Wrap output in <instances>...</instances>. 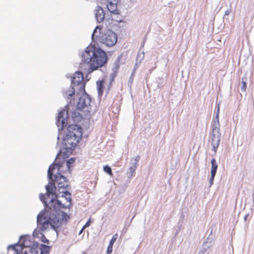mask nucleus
Listing matches in <instances>:
<instances>
[{
    "label": "nucleus",
    "mask_w": 254,
    "mask_h": 254,
    "mask_svg": "<svg viewBox=\"0 0 254 254\" xmlns=\"http://www.w3.org/2000/svg\"><path fill=\"white\" fill-rule=\"evenodd\" d=\"M138 159H139V157H137V159L136 160V162H137V161H138Z\"/></svg>",
    "instance_id": "nucleus-36"
},
{
    "label": "nucleus",
    "mask_w": 254,
    "mask_h": 254,
    "mask_svg": "<svg viewBox=\"0 0 254 254\" xmlns=\"http://www.w3.org/2000/svg\"><path fill=\"white\" fill-rule=\"evenodd\" d=\"M215 176V175H213V176H212V175L211 174V177L210 178V185H212L213 184V182Z\"/></svg>",
    "instance_id": "nucleus-29"
},
{
    "label": "nucleus",
    "mask_w": 254,
    "mask_h": 254,
    "mask_svg": "<svg viewBox=\"0 0 254 254\" xmlns=\"http://www.w3.org/2000/svg\"><path fill=\"white\" fill-rule=\"evenodd\" d=\"M211 174L213 175H215L218 166L216 163V160L214 158H213L211 161Z\"/></svg>",
    "instance_id": "nucleus-20"
},
{
    "label": "nucleus",
    "mask_w": 254,
    "mask_h": 254,
    "mask_svg": "<svg viewBox=\"0 0 254 254\" xmlns=\"http://www.w3.org/2000/svg\"><path fill=\"white\" fill-rule=\"evenodd\" d=\"M75 87L73 86L72 85H71L70 87H69V89L67 90H66L64 93V95L65 97H67V98H69L70 97L72 96L75 94Z\"/></svg>",
    "instance_id": "nucleus-18"
},
{
    "label": "nucleus",
    "mask_w": 254,
    "mask_h": 254,
    "mask_svg": "<svg viewBox=\"0 0 254 254\" xmlns=\"http://www.w3.org/2000/svg\"><path fill=\"white\" fill-rule=\"evenodd\" d=\"M247 77H243L242 79V86L241 87V90L243 91H245L247 89V83H246Z\"/></svg>",
    "instance_id": "nucleus-22"
},
{
    "label": "nucleus",
    "mask_w": 254,
    "mask_h": 254,
    "mask_svg": "<svg viewBox=\"0 0 254 254\" xmlns=\"http://www.w3.org/2000/svg\"><path fill=\"white\" fill-rule=\"evenodd\" d=\"M136 168V166L130 167L129 170L131 172L132 174L134 173Z\"/></svg>",
    "instance_id": "nucleus-30"
},
{
    "label": "nucleus",
    "mask_w": 254,
    "mask_h": 254,
    "mask_svg": "<svg viewBox=\"0 0 254 254\" xmlns=\"http://www.w3.org/2000/svg\"><path fill=\"white\" fill-rule=\"evenodd\" d=\"M71 85L76 86V90L79 93L85 92V83L83 81V74L81 72L77 71L74 73L72 78Z\"/></svg>",
    "instance_id": "nucleus-6"
},
{
    "label": "nucleus",
    "mask_w": 254,
    "mask_h": 254,
    "mask_svg": "<svg viewBox=\"0 0 254 254\" xmlns=\"http://www.w3.org/2000/svg\"><path fill=\"white\" fill-rule=\"evenodd\" d=\"M90 225V219L88 220V221L86 223V224L83 226V229H85L87 227H88Z\"/></svg>",
    "instance_id": "nucleus-28"
},
{
    "label": "nucleus",
    "mask_w": 254,
    "mask_h": 254,
    "mask_svg": "<svg viewBox=\"0 0 254 254\" xmlns=\"http://www.w3.org/2000/svg\"><path fill=\"white\" fill-rule=\"evenodd\" d=\"M84 229H83V227H82V228L81 229V230L80 231L79 233V235H80L82 232L83 231H84Z\"/></svg>",
    "instance_id": "nucleus-31"
},
{
    "label": "nucleus",
    "mask_w": 254,
    "mask_h": 254,
    "mask_svg": "<svg viewBox=\"0 0 254 254\" xmlns=\"http://www.w3.org/2000/svg\"><path fill=\"white\" fill-rule=\"evenodd\" d=\"M95 17L98 22H101L105 18V13L103 8L100 6H97L95 10Z\"/></svg>",
    "instance_id": "nucleus-15"
},
{
    "label": "nucleus",
    "mask_w": 254,
    "mask_h": 254,
    "mask_svg": "<svg viewBox=\"0 0 254 254\" xmlns=\"http://www.w3.org/2000/svg\"><path fill=\"white\" fill-rule=\"evenodd\" d=\"M82 62L87 65V72L90 73L103 66L107 61V56L105 51L95 46L89 45L81 55Z\"/></svg>",
    "instance_id": "nucleus-1"
},
{
    "label": "nucleus",
    "mask_w": 254,
    "mask_h": 254,
    "mask_svg": "<svg viewBox=\"0 0 254 254\" xmlns=\"http://www.w3.org/2000/svg\"><path fill=\"white\" fill-rule=\"evenodd\" d=\"M229 14V12L228 11H226L225 12V14L228 15Z\"/></svg>",
    "instance_id": "nucleus-32"
},
{
    "label": "nucleus",
    "mask_w": 254,
    "mask_h": 254,
    "mask_svg": "<svg viewBox=\"0 0 254 254\" xmlns=\"http://www.w3.org/2000/svg\"><path fill=\"white\" fill-rule=\"evenodd\" d=\"M49 247L43 244L39 247L36 243L32 246L30 252L31 254H49Z\"/></svg>",
    "instance_id": "nucleus-11"
},
{
    "label": "nucleus",
    "mask_w": 254,
    "mask_h": 254,
    "mask_svg": "<svg viewBox=\"0 0 254 254\" xmlns=\"http://www.w3.org/2000/svg\"><path fill=\"white\" fill-rule=\"evenodd\" d=\"M57 199L51 200V206L50 209H53L55 212H59L60 208H66L71 205V194L67 189V185H62L61 183L58 184V192L56 195Z\"/></svg>",
    "instance_id": "nucleus-3"
},
{
    "label": "nucleus",
    "mask_w": 254,
    "mask_h": 254,
    "mask_svg": "<svg viewBox=\"0 0 254 254\" xmlns=\"http://www.w3.org/2000/svg\"><path fill=\"white\" fill-rule=\"evenodd\" d=\"M11 249L13 250H15L14 247H13V246L11 247Z\"/></svg>",
    "instance_id": "nucleus-33"
},
{
    "label": "nucleus",
    "mask_w": 254,
    "mask_h": 254,
    "mask_svg": "<svg viewBox=\"0 0 254 254\" xmlns=\"http://www.w3.org/2000/svg\"><path fill=\"white\" fill-rule=\"evenodd\" d=\"M104 80H100L97 82L98 92L99 95H102L104 90Z\"/></svg>",
    "instance_id": "nucleus-21"
},
{
    "label": "nucleus",
    "mask_w": 254,
    "mask_h": 254,
    "mask_svg": "<svg viewBox=\"0 0 254 254\" xmlns=\"http://www.w3.org/2000/svg\"><path fill=\"white\" fill-rule=\"evenodd\" d=\"M118 237V234L117 233H116L115 234H114V236H113L112 238L110 240L109 244L113 245L114 243L117 240Z\"/></svg>",
    "instance_id": "nucleus-25"
},
{
    "label": "nucleus",
    "mask_w": 254,
    "mask_h": 254,
    "mask_svg": "<svg viewBox=\"0 0 254 254\" xmlns=\"http://www.w3.org/2000/svg\"><path fill=\"white\" fill-rule=\"evenodd\" d=\"M72 150H73L71 147L63 146V147L61 149L57 156L56 159L57 163L63 162L64 164L65 163L64 159L67 158L70 154H71Z\"/></svg>",
    "instance_id": "nucleus-10"
},
{
    "label": "nucleus",
    "mask_w": 254,
    "mask_h": 254,
    "mask_svg": "<svg viewBox=\"0 0 254 254\" xmlns=\"http://www.w3.org/2000/svg\"><path fill=\"white\" fill-rule=\"evenodd\" d=\"M82 128L77 125H69L66 131H60L58 139L61 138L63 141L67 143H79L82 137Z\"/></svg>",
    "instance_id": "nucleus-4"
},
{
    "label": "nucleus",
    "mask_w": 254,
    "mask_h": 254,
    "mask_svg": "<svg viewBox=\"0 0 254 254\" xmlns=\"http://www.w3.org/2000/svg\"><path fill=\"white\" fill-rule=\"evenodd\" d=\"M219 109H218V113L216 115V120L214 121V124L216 126L213 127L212 132L211 134V141L212 143H219L220 141L221 133L219 128L217 127L219 126L218 120L219 116Z\"/></svg>",
    "instance_id": "nucleus-9"
},
{
    "label": "nucleus",
    "mask_w": 254,
    "mask_h": 254,
    "mask_svg": "<svg viewBox=\"0 0 254 254\" xmlns=\"http://www.w3.org/2000/svg\"><path fill=\"white\" fill-rule=\"evenodd\" d=\"M64 167V162H59L55 164L51 165L49 167L48 171V176L49 179L55 183L58 184L61 183L62 185H64V183L67 185V189L68 190V184L67 179L63 174H65L66 171L63 169Z\"/></svg>",
    "instance_id": "nucleus-5"
},
{
    "label": "nucleus",
    "mask_w": 254,
    "mask_h": 254,
    "mask_svg": "<svg viewBox=\"0 0 254 254\" xmlns=\"http://www.w3.org/2000/svg\"><path fill=\"white\" fill-rule=\"evenodd\" d=\"M41 241L44 243L49 244V240L46 238L44 235H43L41 237Z\"/></svg>",
    "instance_id": "nucleus-27"
},
{
    "label": "nucleus",
    "mask_w": 254,
    "mask_h": 254,
    "mask_svg": "<svg viewBox=\"0 0 254 254\" xmlns=\"http://www.w3.org/2000/svg\"><path fill=\"white\" fill-rule=\"evenodd\" d=\"M104 170L105 172L108 173L111 176L113 175L112 171L111 168L109 166H105L104 167Z\"/></svg>",
    "instance_id": "nucleus-23"
},
{
    "label": "nucleus",
    "mask_w": 254,
    "mask_h": 254,
    "mask_svg": "<svg viewBox=\"0 0 254 254\" xmlns=\"http://www.w3.org/2000/svg\"><path fill=\"white\" fill-rule=\"evenodd\" d=\"M55 189V183L54 182L49 183V185L46 187L47 193L49 194H54V191Z\"/></svg>",
    "instance_id": "nucleus-19"
},
{
    "label": "nucleus",
    "mask_w": 254,
    "mask_h": 254,
    "mask_svg": "<svg viewBox=\"0 0 254 254\" xmlns=\"http://www.w3.org/2000/svg\"><path fill=\"white\" fill-rule=\"evenodd\" d=\"M113 245H111V244H109L108 246V248H107V254H111L113 251Z\"/></svg>",
    "instance_id": "nucleus-26"
},
{
    "label": "nucleus",
    "mask_w": 254,
    "mask_h": 254,
    "mask_svg": "<svg viewBox=\"0 0 254 254\" xmlns=\"http://www.w3.org/2000/svg\"><path fill=\"white\" fill-rule=\"evenodd\" d=\"M20 242L23 247L27 248L30 247L31 242L29 237H22L20 240Z\"/></svg>",
    "instance_id": "nucleus-16"
},
{
    "label": "nucleus",
    "mask_w": 254,
    "mask_h": 254,
    "mask_svg": "<svg viewBox=\"0 0 254 254\" xmlns=\"http://www.w3.org/2000/svg\"><path fill=\"white\" fill-rule=\"evenodd\" d=\"M112 20L114 21L115 20L114 18L113 17V16L112 15Z\"/></svg>",
    "instance_id": "nucleus-35"
},
{
    "label": "nucleus",
    "mask_w": 254,
    "mask_h": 254,
    "mask_svg": "<svg viewBox=\"0 0 254 254\" xmlns=\"http://www.w3.org/2000/svg\"><path fill=\"white\" fill-rule=\"evenodd\" d=\"M17 254V253H16L15 254Z\"/></svg>",
    "instance_id": "nucleus-37"
},
{
    "label": "nucleus",
    "mask_w": 254,
    "mask_h": 254,
    "mask_svg": "<svg viewBox=\"0 0 254 254\" xmlns=\"http://www.w3.org/2000/svg\"><path fill=\"white\" fill-rule=\"evenodd\" d=\"M88 115L89 114L76 108L72 113L71 118L73 122L78 123L83 120L85 116Z\"/></svg>",
    "instance_id": "nucleus-13"
},
{
    "label": "nucleus",
    "mask_w": 254,
    "mask_h": 254,
    "mask_svg": "<svg viewBox=\"0 0 254 254\" xmlns=\"http://www.w3.org/2000/svg\"><path fill=\"white\" fill-rule=\"evenodd\" d=\"M117 40V35L111 30L107 31L101 37V42L109 47L114 46Z\"/></svg>",
    "instance_id": "nucleus-7"
},
{
    "label": "nucleus",
    "mask_w": 254,
    "mask_h": 254,
    "mask_svg": "<svg viewBox=\"0 0 254 254\" xmlns=\"http://www.w3.org/2000/svg\"><path fill=\"white\" fill-rule=\"evenodd\" d=\"M75 159L74 158H71L66 162V169L64 171H66L67 173H71V168L73 166V165L75 163Z\"/></svg>",
    "instance_id": "nucleus-17"
},
{
    "label": "nucleus",
    "mask_w": 254,
    "mask_h": 254,
    "mask_svg": "<svg viewBox=\"0 0 254 254\" xmlns=\"http://www.w3.org/2000/svg\"><path fill=\"white\" fill-rule=\"evenodd\" d=\"M68 114L67 111L65 110H61L59 113L57 118L56 124L60 130H62L64 128L66 127L67 123Z\"/></svg>",
    "instance_id": "nucleus-8"
},
{
    "label": "nucleus",
    "mask_w": 254,
    "mask_h": 254,
    "mask_svg": "<svg viewBox=\"0 0 254 254\" xmlns=\"http://www.w3.org/2000/svg\"><path fill=\"white\" fill-rule=\"evenodd\" d=\"M90 100L88 97H80L77 103L76 108L80 110L89 114L90 111L89 106H90Z\"/></svg>",
    "instance_id": "nucleus-12"
},
{
    "label": "nucleus",
    "mask_w": 254,
    "mask_h": 254,
    "mask_svg": "<svg viewBox=\"0 0 254 254\" xmlns=\"http://www.w3.org/2000/svg\"><path fill=\"white\" fill-rule=\"evenodd\" d=\"M97 29H99V31H100L101 30V28L99 26H97L96 28L94 29L92 35V39L93 41H94L95 38L98 37L97 35H95L96 33L97 32Z\"/></svg>",
    "instance_id": "nucleus-24"
},
{
    "label": "nucleus",
    "mask_w": 254,
    "mask_h": 254,
    "mask_svg": "<svg viewBox=\"0 0 254 254\" xmlns=\"http://www.w3.org/2000/svg\"><path fill=\"white\" fill-rule=\"evenodd\" d=\"M69 219V216L63 211L53 213L48 218L44 214H40L37 216V225L41 232L46 231L50 226L55 230L66 223Z\"/></svg>",
    "instance_id": "nucleus-2"
},
{
    "label": "nucleus",
    "mask_w": 254,
    "mask_h": 254,
    "mask_svg": "<svg viewBox=\"0 0 254 254\" xmlns=\"http://www.w3.org/2000/svg\"><path fill=\"white\" fill-rule=\"evenodd\" d=\"M107 1V7L108 10L114 15H119V10L117 9V0H105Z\"/></svg>",
    "instance_id": "nucleus-14"
},
{
    "label": "nucleus",
    "mask_w": 254,
    "mask_h": 254,
    "mask_svg": "<svg viewBox=\"0 0 254 254\" xmlns=\"http://www.w3.org/2000/svg\"><path fill=\"white\" fill-rule=\"evenodd\" d=\"M24 254H27L25 253Z\"/></svg>",
    "instance_id": "nucleus-38"
},
{
    "label": "nucleus",
    "mask_w": 254,
    "mask_h": 254,
    "mask_svg": "<svg viewBox=\"0 0 254 254\" xmlns=\"http://www.w3.org/2000/svg\"><path fill=\"white\" fill-rule=\"evenodd\" d=\"M80 68H82V64H80Z\"/></svg>",
    "instance_id": "nucleus-34"
}]
</instances>
